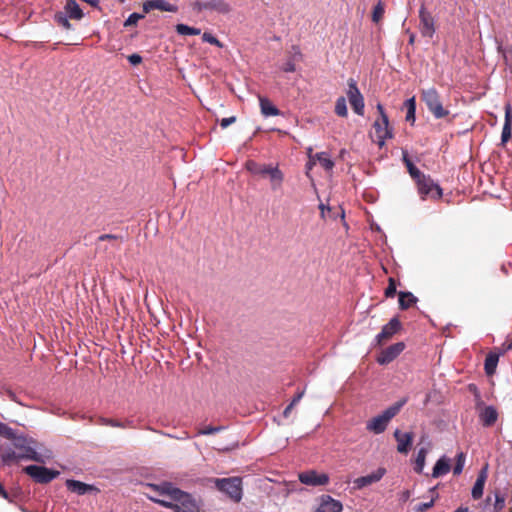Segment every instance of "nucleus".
Wrapping results in <instances>:
<instances>
[{
    "label": "nucleus",
    "mask_w": 512,
    "mask_h": 512,
    "mask_svg": "<svg viewBox=\"0 0 512 512\" xmlns=\"http://www.w3.org/2000/svg\"><path fill=\"white\" fill-rule=\"evenodd\" d=\"M11 440L12 445L19 453L22 460H30L37 463H45L53 458V453L44 444L38 442L33 437L18 433L12 428V436H6Z\"/></svg>",
    "instance_id": "nucleus-1"
},
{
    "label": "nucleus",
    "mask_w": 512,
    "mask_h": 512,
    "mask_svg": "<svg viewBox=\"0 0 512 512\" xmlns=\"http://www.w3.org/2000/svg\"><path fill=\"white\" fill-rule=\"evenodd\" d=\"M407 403V398H402L386 408L381 414L373 417L366 423V429L374 434L383 433L389 422L394 418Z\"/></svg>",
    "instance_id": "nucleus-2"
},
{
    "label": "nucleus",
    "mask_w": 512,
    "mask_h": 512,
    "mask_svg": "<svg viewBox=\"0 0 512 512\" xmlns=\"http://www.w3.org/2000/svg\"><path fill=\"white\" fill-rule=\"evenodd\" d=\"M216 488L226 494L231 500L238 503L243 496L242 479L240 477L217 478Z\"/></svg>",
    "instance_id": "nucleus-3"
},
{
    "label": "nucleus",
    "mask_w": 512,
    "mask_h": 512,
    "mask_svg": "<svg viewBox=\"0 0 512 512\" xmlns=\"http://www.w3.org/2000/svg\"><path fill=\"white\" fill-rule=\"evenodd\" d=\"M421 97L427 109L436 119L444 118L449 114V111L443 107L440 95L434 87L423 89Z\"/></svg>",
    "instance_id": "nucleus-4"
},
{
    "label": "nucleus",
    "mask_w": 512,
    "mask_h": 512,
    "mask_svg": "<svg viewBox=\"0 0 512 512\" xmlns=\"http://www.w3.org/2000/svg\"><path fill=\"white\" fill-rule=\"evenodd\" d=\"M417 191L422 200L428 197L432 199H440L443 195L442 188L434 182L430 175H424L416 181Z\"/></svg>",
    "instance_id": "nucleus-5"
},
{
    "label": "nucleus",
    "mask_w": 512,
    "mask_h": 512,
    "mask_svg": "<svg viewBox=\"0 0 512 512\" xmlns=\"http://www.w3.org/2000/svg\"><path fill=\"white\" fill-rule=\"evenodd\" d=\"M23 472L39 484L50 483L60 475L57 470L39 465H28L23 468Z\"/></svg>",
    "instance_id": "nucleus-6"
},
{
    "label": "nucleus",
    "mask_w": 512,
    "mask_h": 512,
    "mask_svg": "<svg viewBox=\"0 0 512 512\" xmlns=\"http://www.w3.org/2000/svg\"><path fill=\"white\" fill-rule=\"evenodd\" d=\"M174 502L180 506L179 512H201L202 501L200 498H196L192 494L179 490L175 496Z\"/></svg>",
    "instance_id": "nucleus-7"
},
{
    "label": "nucleus",
    "mask_w": 512,
    "mask_h": 512,
    "mask_svg": "<svg viewBox=\"0 0 512 512\" xmlns=\"http://www.w3.org/2000/svg\"><path fill=\"white\" fill-rule=\"evenodd\" d=\"M419 31L423 37L432 38L435 34V20L422 2L419 9Z\"/></svg>",
    "instance_id": "nucleus-8"
},
{
    "label": "nucleus",
    "mask_w": 512,
    "mask_h": 512,
    "mask_svg": "<svg viewBox=\"0 0 512 512\" xmlns=\"http://www.w3.org/2000/svg\"><path fill=\"white\" fill-rule=\"evenodd\" d=\"M347 96L354 112L360 116L364 114V98L354 79H349Z\"/></svg>",
    "instance_id": "nucleus-9"
},
{
    "label": "nucleus",
    "mask_w": 512,
    "mask_h": 512,
    "mask_svg": "<svg viewBox=\"0 0 512 512\" xmlns=\"http://www.w3.org/2000/svg\"><path fill=\"white\" fill-rule=\"evenodd\" d=\"M262 169L265 172L261 173L260 176L269 178L271 189L273 191L280 190L284 181V174L278 166L264 164Z\"/></svg>",
    "instance_id": "nucleus-10"
},
{
    "label": "nucleus",
    "mask_w": 512,
    "mask_h": 512,
    "mask_svg": "<svg viewBox=\"0 0 512 512\" xmlns=\"http://www.w3.org/2000/svg\"><path fill=\"white\" fill-rule=\"evenodd\" d=\"M192 8L196 12H201L203 10H213L222 14H226L230 11V5L224 0H210L206 2L197 0L193 2Z\"/></svg>",
    "instance_id": "nucleus-11"
},
{
    "label": "nucleus",
    "mask_w": 512,
    "mask_h": 512,
    "mask_svg": "<svg viewBox=\"0 0 512 512\" xmlns=\"http://www.w3.org/2000/svg\"><path fill=\"white\" fill-rule=\"evenodd\" d=\"M299 481L308 486H324L329 482V476L326 473H318L315 470H308L299 474Z\"/></svg>",
    "instance_id": "nucleus-12"
},
{
    "label": "nucleus",
    "mask_w": 512,
    "mask_h": 512,
    "mask_svg": "<svg viewBox=\"0 0 512 512\" xmlns=\"http://www.w3.org/2000/svg\"><path fill=\"white\" fill-rule=\"evenodd\" d=\"M402 325L398 317H393L390 321L382 327L380 333L375 337V343L381 345L384 341L392 338L400 329Z\"/></svg>",
    "instance_id": "nucleus-13"
},
{
    "label": "nucleus",
    "mask_w": 512,
    "mask_h": 512,
    "mask_svg": "<svg viewBox=\"0 0 512 512\" xmlns=\"http://www.w3.org/2000/svg\"><path fill=\"white\" fill-rule=\"evenodd\" d=\"M404 349L405 344L403 342L394 343L381 351V353L377 357V362L380 365L389 364L394 359H396Z\"/></svg>",
    "instance_id": "nucleus-14"
},
{
    "label": "nucleus",
    "mask_w": 512,
    "mask_h": 512,
    "mask_svg": "<svg viewBox=\"0 0 512 512\" xmlns=\"http://www.w3.org/2000/svg\"><path fill=\"white\" fill-rule=\"evenodd\" d=\"M65 485L70 492L75 493L80 496L89 494V493L96 494L99 492V489L97 487H95L94 485L86 484L84 482H81V481L75 480V479H67L65 482Z\"/></svg>",
    "instance_id": "nucleus-15"
},
{
    "label": "nucleus",
    "mask_w": 512,
    "mask_h": 512,
    "mask_svg": "<svg viewBox=\"0 0 512 512\" xmlns=\"http://www.w3.org/2000/svg\"><path fill=\"white\" fill-rule=\"evenodd\" d=\"M0 459L4 466H11L22 460L13 445H0Z\"/></svg>",
    "instance_id": "nucleus-16"
},
{
    "label": "nucleus",
    "mask_w": 512,
    "mask_h": 512,
    "mask_svg": "<svg viewBox=\"0 0 512 512\" xmlns=\"http://www.w3.org/2000/svg\"><path fill=\"white\" fill-rule=\"evenodd\" d=\"M375 134L377 138V144L382 147L385 144L386 139L392 138V130L389 128V120L383 121V119L376 120L373 124Z\"/></svg>",
    "instance_id": "nucleus-17"
},
{
    "label": "nucleus",
    "mask_w": 512,
    "mask_h": 512,
    "mask_svg": "<svg viewBox=\"0 0 512 512\" xmlns=\"http://www.w3.org/2000/svg\"><path fill=\"white\" fill-rule=\"evenodd\" d=\"M394 437L397 441V451L401 454H407L412 445L413 434L411 432L402 433L400 430L396 429Z\"/></svg>",
    "instance_id": "nucleus-18"
},
{
    "label": "nucleus",
    "mask_w": 512,
    "mask_h": 512,
    "mask_svg": "<svg viewBox=\"0 0 512 512\" xmlns=\"http://www.w3.org/2000/svg\"><path fill=\"white\" fill-rule=\"evenodd\" d=\"M343 505L339 500L332 498L330 495H322L317 512H341Z\"/></svg>",
    "instance_id": "nucleus-19"
},
{
    "label": "nucleus",
    "mask_w": 512,
    "mask_h": 512,
    "mask_svg": "<svg viewBox=\"0 0 512 512\" xmlns=\"http://www.w3.org/2000/svg\"><path fill=\"white\" fill-rule=\"evenodd\" d=\"M386 470L385 468H378L376 471L372 472L371 474L361 476L357 478L354 483L357 488L361 489L368 485H371L373 483H376L382 479V477L385 475Z\"/></svg>",
    "instance_id": "nucleus-20"
},
{
    "label": "nucleus",
    "mask_w": 512,
    "mask_h": 512,
    "mask_svg": "<svg viewBox=\"0 0 512 512\" xmlns=\"http://www.w3.org/2000/svg\"><path fill=\"white\" fill-rule=\"evenodd\" d=\"M505 118L501 133L502 144L507 143L512 137V107L510 103H506L504 107Z\"/></svg>",
    "instance_id": "nucleus-21"
},
{
    "label": "nucleus",
    "mask_w": 512,
    "mask_h": 512,
    "mask_svg": "<svg viewBox=\"0 0 512 512\" xmlns=\"http://www.w3.org/2000/svg\"><path fill=\"white\" fill-rule=\"evenodd\" d=\"M150 487L161 496H168L172 501L179 492L172 482L163 481L159 484H150Z\"/></svg>",
    "instance_id": "nucleus-22"
},
{
    "label": "nucleus",
    "mask_w": 512,
    "mask_h": 512,
    "mask_svg": "<svg viewBox=\"0 0 512 512\" xmlns=\"http://www.w3.org/2000/svg\"><path fill=\"white\" fill-rule=\"evenodd\" d=\"M479 419L484 427H491L498 419V412L492 405L484 406L479 412Z\"/></svg>",
    "instance_id": "nucleus-23"
},
{
    "label": "nucleus",
    "mask_w": 512,
    "mask_h": 512,
    "mask_svg": "<svg viewBox=\"0 0 512 512\" xmlns=\"http://www.w3.org/2000/svg\"><path fill=\"white\" fill-rule=\"evenodd\" d=\"M63 12L66 13L70 19L74 20H81L84 16L82 9L75 0H66Z\"/></svg>",
    "instance_id": "nucleus-24"
},
{
    "label": "nucleus",
    "mask_w": 512,
    "mask_h": 512,
    "mask_svg": "<svg viewBox=\"0 0 512 512\" xmlns=\"http://www.w3.org/2000/svg\"><path fill=\"white\" fill-rule=\"evenodd\" d=\"M402 160L409 172V175L413 178L415 182L425 175L413 164V162L409 158L408 152L405 150L402 151Z\"/></svg>",
    "instance_id": "nucleus-25"
},
{
    "label": "nucleus",
    "mask_w": 512,
    "mask_h": 512,
    "mask_svg": "<svg viewBox=\"0 0 512 512\" xmlns=\"http://www.w3.org/2000/svg\"><path fill=\"white\" fill-rule=\"evenodd\" d=\"M450 471V461L445 456H442L435 463L432 470V477L438 478L442 475L447 474Z\"/></svg>",
    "instance_id": "nucleus-26"
},
{
    "label": "nucleus",
    "mask_w": 512,
    "mask_h": 512,
    "mask_svg": "<svg viewBox=\"0 0 512 512\" xmlns=\"http://www.w3.org/2000/svg\"><path fill=\"white\" fill-rule=\"evenodd\" d=\"M293 55L287 59L282 65L281 69L286 73H292L296 71L295 62L301 60L302 54L297 46H293Z\"/></svg>",
    "instance_id": "nucleus-27"
},
{
    "label": "nucleus",
    "mask_w": 512,
    "mask_h": 512,
    "mask_svg": "<svg viewBox=\"0 0 512 512\" xmlns=\"http://www.w3.org/2000/svg\"><path fill=\"white\" fill-rule=\"evenodd\" d=\"M259 104L261 113L266 116H278L280 115V110L272 104V102L266 97H259Z\"/></svg>",
    "instance_id": "nucleus-28"
},
{
    "label": "nucleus",
    "mask_w": 512,
    "mask_h": 512,
    "mask_svg": "<svg viewBox=\"0 0 512 512\" xmlns=\"http://www.w3.org/2000/svg\"><path fill=\"white\" fill-rule=\"evenodd\" d=\"M498 362H499L498 354L490 352L486 356L485 362H484V370L488 376H492L495 373Z\"/></svg>",
    "instance_id": "nucleus-29"
},
{
    "label": "nucleus",
    "mask_w": 512,
    "mask_h": 512,
    "mask_svg": "<svg viewBox=\"0 0 512 512\" xmlns=\"http://www.w3.org/2000/svg\"><path fill=\"white\" fill-rule=\"evenodd\" d=\"M399 307L402 310H406L414 305L418 299L411 292H399Z\"/></svg>",
    "instance_id": "nucleus-30"
},
{
    "label": "nucleus",
    "mask_w": 512,
    "mask_h": 512,
    "mask_svg": "<svg viewBox=\"0 0 512 512\" xmlns=\"http://www.w3.org/2000/svg\"><path fill=\"white\" fill-rule=\"evenodd\" d=\"M315 163L318 162L326 171H331L334 167V161L328 156L326 152H319L312 154Z\"/></svg>",
    "instance_id": "nucleus-31"
},
{
    "label": "nucleus",
    "mask_w": 512,
    "mask_h": 512,
    "mask_svg": "<svg viewBox=\"0 0 512 512\" xmlns=\"http://www.w3.org/2000/svg\"><path fill=\"white\" fill-rule=\"evenodd\" d=\"M404 108L406 109V121L410 123L415 122L416 114V100L415 97H411L404 102Z\"/></svg>",
    "instance_id": "nucleus-32"
},
{
    "label": "nucleus",
    "mask_w": 512,
    "mask_h": 512,
    "mask_svg": "<svg viewBox=\"0 0 512 512\" xmlns=\"http://www.w3.org/2000/svg\"><path fill=\"white\" fill-rule=\"evenodd\" d=\"M54 21L66 30L72 29V25L69 22V17L63 11H58L54 14Z\"/></svg>",
    "instance_id": "nucleus-33"
},
{
    "label": "nucleus",
    "mask_w": 512,
    "mask_h": 512,
    "mask_svg": "<svg viewBox=\"0 0 512 512\" xmlns=\"http://www.w3.org/2000/svg\"><path fill=\"white\" fill-rule=\"evenodd\" d=\"M426 454H427V451L424 448H421L418 451L417 456H416V460H415V466H414V470H415L416 473H422L423 472V469H424V466H425Z\"/></svg>",
    "instance_id": "nucleus-34"
},
{
    "label": "nucleus",
    "mask_w": 512,
    "mask_h": 512,
    "mask_svg": "<svg viewBox=\"0 0 512 512\" xmlns=\"http://www.w3.org/2000/svg\"><path fill=\"white\" fill-rule=\"evenodd\" d=\"M176 32L179 35L187 36V35H199L201 30L199 28L190 27L186 24H177Z\"/></svg>",
    "instance_id": "nucleus-35"
},
{
    "label": "nucleus",
    "mask_w": 512,
    "mask_h": 512,
    "mask_svg": "<svg viewBox=\"0 0 512 512\" xmlns=\"http://www.w3.org/2000/svg\"><path fill=\"white\" fill-rule=\"evenodd\" d=\"M466 455L464 452H459L456 456V464L453 468L454 475H460L464 469Z\"/></svg>",
    "instance_id": "nucleus-36"
},
{
    "label": "nucleus",
    "mask_w": 512,
    "mask_h": 512,
    "mask_svg": "<svg viewBox=\"0 0 512 512\" xmlns=\"http://www.w3.org/2000/svg\"><path fill=\"white\" fill-rule=\"evenodd\" d=\"M97 424L103 425V426H111L116 428H126V424L122 423L121 421L105 418V417H99Z\"/></svg>",
    "instance_id": "nucleus-37"
},
{
    "label": "nucleus",
    "mask_w": 512,
    "mask_h": 512,
    "mask_svg": "<svg viewBox=\"0 0 512 512\" xmlns=\"http://www.w3.org/2000/svg\"><path fill=\"white\" fill-rule=\"evenodd\" d=\"M335 113L340 117L347 116V114H348L347 105H346V100L344 97H340L337 99V101L335 103Z\"/></svg>",
    "instance_id": "nucleus-38"
},
{
    "label": "nucleus",
    "mask_w": 512,
    "mask_h": 512,
    "mask_svg": "<svg viewBox=\"0 0 512 512\" xmlns=\"http://www.w3.org/2000/svg\"><path fill=\"white\" fill-rule=\"evenodd\" d=\"M384 15V5L381 0L374 6L372 12V21L378 23Z\"/></svg>",
    "instance_id": "nucleus-39"
},
{
    "label": "nucleus",
    "mask_w": 512,
    "mask_h": 512,
    "mask_svg": "<svg viewBox=\"0 0 512 512\" xmlns=\"http://www.w3.org/2000/svg\"><path fill=\"white\" fill-rule=\"evenodd\" d=\"M155 8L161 11L177 12L178 7L164 0H156Z\"/></svg>",
    "instance_id": "nucleus-40"
},
{
    "label": "nucleus",
    "mask_w": 512,
    "mask_h": 512,
    "mask_svg": "<svg viewBox=\"0 0 512 512\" xmlns=\"http://www.w3.org/2000/svg\"><path fill=\"white\" fill-rule=\"evenodd\" d=\"M152 501L159 504L162 507L173 509L174 511H180V506L177 504V502H174L170 499V501L164 500V499H156L151 498Z\"/></svg>",
    "instance_id": "nucleus-41"
},
{
    "label": "nucleus",
    "mask_w": 512,
    "mask_h": 512,
    "mask_svg": "<svg viewBox=\"0 0 512 512\" xmlns=\"http://www.w3.org/2000/svg\"><path fill=\"white\" fill-rule=\"evenodd\" d=\"M264 164H259L255 161H248L246 164L247 170L254 174V175H260L261 173H264L265 171L262 169Z\"/></svg>",
    "instance_id": "nucleus-42"
},
{
    "label": "nucleus",
    "mask_w": 512,
    "mask_h": 512,
    "mask_svg": "<svg viewBox=\"0 0 512 512\" xmlns=\"http://www.w3.org/2000/svg\"><path fill=\"white\" fill-rule=\"evenodd\" d=\"M484 483L483 482H478V481H475L473 487H472V491H471V495H472V498L473 499H480L483 495V491H484Z\"/></svg>",
    "instance_id": "nucleus-43"
},
{
    "label": "nucleus",
    "mask_w": 512,
    "mask_h": 512,
    "mask_svg": "<svg viewBox=\"0 0 512 512\" xmlns=\"http://www.w3.org/2000/svg\"><path fill=\"white\" fill-rule=\"evenodd\" d=\"M397 292V284L394 278H389L388 286L385 289V296L387 298H393Z\"/></svg>",
    "instance_id": "nucleus-44"
},
{
    "label": "nucleus",
    "mask_w": 512,
    "mask_h": 512,
    "mask_svg": "<svg viewBox=\"0 0 512 512\" xmlns=\"http://www.w3.org/2000/svg\"><path fill=\"white\" fill-rule=\"evenodd\" d=\"M438 498V494L436 493L435 497H433L429 502L419 503L414 507L416 512H425L431 507H433L435 499Z\"/></svg>",
    "instance_id": "nucleus-45"
},
{
    "label": "nucleus",
    "mask_w": 512,
    "mask_h": 512,
    "mask_svg": "<svg viewBox=\"0 0 512 512\" xmlns=\"http://www.w3.org/2000/svg\"><path fill=\"white\" fill-rule=\"evenodd\" d=\"M144 16L142 14H139V13H132L128 16V18L125 20L124 22V26L125 27H128V26H132V25H136L137 22L143 18Z\"/></svg>",
    "instance_id": "nucleus-46"
},
{
    "label": "nucleus",
    "mask_w": 512,
    "mask_h": 512,
    "mask_svg": "<svg viewBox=\"0 0 512 512\" xmlns=\"http://www.w3.org/2000/svg\"><path fill=\"white\" fill-rule=\"evenodd\" d=\"M224 429L223 426H217V427H214V426H207L205 428H202L198 431V435H210V434H215L217 432H220Z\"/></svg>",
    "instance_id": "nucleus-47"
},
{
    "label": "nucleus",
    "mask_w": 512,
    "mask_h": 512,
    "mask_svg": "<svg viewBox=\"0 0 512 512\" xmlns=\"http://www.w3.org/2000/svg\"><path fill=\"white\" fill-rule=\"evenodd\" d=\"M202 40L204 42H207L209 44H212V45H215L217 47H222V44L221 42L214 36L212 35L211 33H207L205 32L203 35H202Z\"/></svg>",
    "instance_id": "nucleus-48"
},
{
    "label": "nucleus",
    "mask_w": 512,
    "mask_h": 512,
    "mask_svg": "<svg viewBox=\"0 0 512 512\" xmlns=\"http://www.w3.org/2000/svg\"><path fill=\"white\" fill-rule=\"evenodd\" d=\"M504 505H505L504 496L501 495L500 493L496 492L495 493V503H494L493 507L495 509H497V512H500L504 508Z\"/></svg>",
    "instance_id": "nucleus-49"
},
{
    "label": "nucleus",
    "mask_w": 512,
    "mask_h": 512,
    "mask_svg": "<svg viewBox=\"0 0 512 512\" xmlns=\"http://www.w3.org/2000/svg\"><path fill=\"white\" fill-rule=\"evenodd\" d=\"M0 436L4 438L6 436H12V428L7 424L0 422Z\"/></svg>",
    "instance_id": "nucleus-50"
},
{
    "label": "nucleus",
    "mask_w": 512,
    "mask_h": 512,
    "mask_svg": "<svg viewBox=\"0 0 512 512\" xmlns=\"http://www.w3.org/2000/svg\"><path fill=\"white\" fill-rule=\"evenodd\" d=\"M0 436L4 438L6 436H12V428L7 424L0 422Z\"/></svg>",
    "instance_id": "nucleus-51"
},
{
    "label": "nucleus",
    "mask_w": 512,
    "mask_h": 512,
    "mask_svg": "<svg viewBox=\"0 0 512 512\" xmlns=\"http://www.w3.org/2000/svg\"><path fill=\"white\" fill-rule=\"evenodd\" d=\"M488 464H486L478 473L476 481L483 482L485 484L487 480Z\"/></svg>",
    "instance_id": "nucleus-52"
},
{
    "label": "nucleus",
    "mask_w": 512,
    "mask_h": 512,
    "mask_svg": "<svg viewBox=\"0 0 512 512\" xmlns=\"http://www.w3.org/2000/svg\"><path fill=\"white\" fill-rule=\"evenodd\" d=\"M128 61L131 65L136 66L142 62L141 55L134 53L128 56Z\"/></svg>",
    "instance_id": "nucleus-53"
},
{
    "label": "nucleus",
    "mask_w": 512,
    "mask_h": 512,
    "mask_svg": "<svg viewBox=\"0 0 512 512\" xmlns=\"http://www.w3.org/2000/svg\"><path fill=\"white\" fill-rule=\"evenodd\" d=\"M236 122V117L235 116H231V117H227V118H222L220 120V126L225 129L227 128L228 126H230L231 124L235 123Z\"/></svg>",
    "instance_id": "nucleus-54"
},
{
    "label": "nucleus",
    "mask_w": 512,
    "mask_h": 512,
    "mask_svg": "<svg viewBox=\"0 0 512 512\" xmlns=\"http://www.w3.org/2000/svg\"><path fill=\"white\" fill-rule=\"evenodd\" d=\"M308 157H309V160L308 162L306 163V169H307V172L306 174L308 175L309 171L312 169V167L316 164L315 163V160L312 156V148H309L308 149Z\"/></svg>",
    "instance_id": "nucleus-55"
},
{
    "label": "nucleus",
    "mask_w": 512,
    "mask_h": 512,
    "mask_svg": "<svg viewBox=\"0 0 512 512\" xmlns=\"http://www.w3.org/2000/svg\"><path fill=\"white\" fill-rule=\"evenodd\" d=\"M155 3H156V0H149V1H146L144 4H143V10L145 13H148L149 11L153 10V9H156L155 8Z\"/></svg>",
    "instance_id": "nucleus-56"
},
{
    "label": "nucleus",
    "mask_w": 512,
    "mask_h": 512,
    "mask_svg": "<svg viewBox=\"0 0 512 512\" xmlns=\"http://www.w3.org/2000/svg\"><path fill=\"white\" fill-rule=\"evenodd\" d=\"M490 503H491V497H487L486 504H485L482 512H497V509H495Z\"/></svg>",
    "instance_id": "nucleus-57"
},
{
    "label": "nucleus",
    "mask_w": 512,
    "mask_h": 512,
    "mask_svg": "<svg viewBox=\"0 0 512 512\" xmlns=\"http://www.w3.org/2000/svg\"><path fill=\"white\" fill-rule=\"evenodd\" d=\"M0 496L9 502H13V499L10 497L8 492L5 490L4 486L0 483Z\"/></svg>",
    "instance_id": "nucleus-58"
},
{
    "label": "nucleus",
    "mask_w": 512,
    "mask_h": 512,
    "mask_svg": "<svg viewBox=\"0 0 512 512\" xmlns=\"http://www.w3.org/2000/svg\"><path fill=\"white\" fill-rule=\"evenodd\" d=\"M377 110L380 114L381 119H383L384 122L387 121L388 116L385 113V110H384V107L382 106V104H380V103L377 104Z\"/></svg>",
    "instance_id": "nucleus-59"
},
{
    "label": "nucleus",
    "mask_w": 512,
    "mask_h": 512,
    "mask_svg": "<svg viewBox=\"0 0 512 512\" xmlns=\"http://www.w3.org/2000/svg\"><path fill=\"white\" fill-rule=\"evenodd\" d=\"M118 239V236L113 234H102L98 237L99 241H105V240H115Z\"/></svg>",
    "instance_id": "nucleus-60"
},
{
    "label": "nucleus",
    "mask_w": 512,
    "mask_h": 512,
    "mask_svg": "<svg viewBox=\"0 0 512 512\" xmlns=\"http://www.w3.org/2000/svg\"><path fill=\"white\" fill-rule=\"evenodd\" d=\"M410 497H411V491L410 490H405L400 495V501L406 502V501L409 500Z\"/></svg>",
    "instance_id": "nucleus-61"
},
{
    "label": "nucleus",
    "mask_w": 512,
    "mask_h": 512,
    "mask_svg": "<svg viewBox=\"0 0 512 512\" xmlns=\"http://www.w3.org/2000/svg\"><path fill=\"white\" fill-rule=\"evenodd\" d=\"M303 395H304V391H300V392H298V393L293 397V399H292V401H291V404L295 406V405H296V404H297V403L302 399Z\"/></svg>",
    "instance_id": "nucleus-62"
},
{
    "label": "nucleus",
    "mask_w": 512,
    "mask_h": 512,
    "mask_svg": "<svg viewBox=\"0 0 512 512\" xmlns=\"http://www.w3.org/2000/svg\"><path fill=\"white\" fill-rule=\"evenodd\" d=\"M161 434L165 435V436H168L170 438H177V439H188L189 438V435L187 432H184L183 433V436L181 437H178V436H174V435H171V434H168V433H164V432H160Z\"/></svg>",
    "instance_id": "nucleus-63"
},
{
    "label": "nucleus",
    "mask_w": 512,
    "mask_h": 512,
    "mask_svg": "<svg viewBox=\"0 0 512 512\" xmlns=\"http://www.w3.org/2000/svg\"><path fill=\"white\" fill-rule=\"evenodd\" d=\"M294 405H292L291 403L284 409L283 411V415L284 417H288L289 413L291 412V410L293 409Z\"/></svg>",
    "instance_id": "nucleus-64"
}]
</instances>
